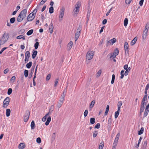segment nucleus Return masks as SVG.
<instances>
[{"instance_id":"obj_1","label":"nucleus","mask_w":149,"mask_h":149,"mask_svg":"<svg viewBox=\"0 0 149 149\" xmlns=\"http://www.w3.org/2000/svg\"><path fill=\"white\" fill-rule=\"evenodd\" d=\"M26 9H24L22 10L18 16L17 21L18 22H21L25 17L26 15Z\"/></svg>"},{"instance_id":"obj_2","label":"nucleus","mask_w":149,"mask_h":149,"mask_svg":"<svg viewBox=\"0 0 149 149\" xmlns=\"http://www.w3.org/2000/svg\"><path fill=\"white\" fill-rule=\"evenodd\" d=\"M9 37V34L8 33H5L3 34L0 40V42L1 43H2V44H4L7 41Z\"/></svg>"},{"instance_id":"obj_3","label":"nucleus","mask_w":149,"mask_h":149,"mask_svg":"<svg viewBox=\"0 0 149 149\" xmlns=\"http://www.w3.org/2000/svg\"><path fill=\"white\" fill-rule=\"evenodd\" d=\"M94 55V52L93 51H89L87 53L86 59L90 60L92 59Z\"/></svg>"},{"instance_id":"obj_4","label":"nucleus","mask_w":149,"mask_h":149,"mask_svg":"<svg viewBox=\"0 0 149 149\" xmlns=\"http://www.w3.org/2000/svg\"><path fill=\"white\" fill-rule=\"evenodd\" d=\"M10 102V98L9 97H6L3 101V107L6 108Z\"/></svg>"},{"instance_id":"obj_5","label":"nucleus","mask_w":149,"mask_h":149,"mask_svg":"<svg viewBox=\"0 0 149 149\" xmlns=\"http://www.w3.org/2000/svg\"><path fill=\"white\" fill-rule=\"evenodd\" d=\"M30 115V112L29 110H26L24 116V122H27L29 118Z\"/></svg>"},{"instance_id":"obj_6","label":"nucleus","mask_w":149,"mask_h":149,"mask_svg":"<svg viewBox=\"0 0 149 149\" xmlns=\"http://www.w3.org/2000/svg\"><path fill=\"white\" fill-rule=\"evenodd\" d=\"M119 50L118 49H116L115 50L113 53H111L110 58H115L119 53Z\"/></svg>"},{"instance_id":"obj_7","label":"nucleus","mask_w":149,"mask_h":149,"mask_svg":"<svg viewBox=\"0 0 149 149\" xmlns=\"http://www.w3.org/2000/svg\"><path fill=\"white\" fill-rule=\"evenodd\" d=\"M124 49L125 51V54L126 55H129V45L127 42H125L124 44Z\"/></svg>"},{"instance_id":"obj_8","label":"nucleus","mask_w":149,"mask_h":149,"mask_svg":"<svg viewBox=\"0 0 149 149\" xmlns=\"http://www.w3.org/2000/svg\"><path fill=\"white\" fill-rule=\"evenodd\" d=\"M30 57V52L29 51H26L25 53V58L24 60L25 63L28 62Z\"/></svg>"},{"instance_id":"obj_9","label":"nucleus","mask_w":149,"mask_h":149,"mask_svg":"<svg viewBox=\"0 0 149 149\" xmlns=\"http://www.w3.org/2000/svg\"><path fill=\"white\" fill-rule=\"evenodd\" d=\"M64 8L63 7H62L61 9L60 13L59 15V20L60 21H61L62 20V18L64 15Z\"/></svg>"},{"instance_id":"obj_10","label":"nucleus","mask_w":149,"mask_h":149,"mask_svg":"<svg viewBox=\"0 0 149 149\" xmlns=\"http://www.w3.org/2000/svg\"><path fill=\"white\" fill-rule=\"evenodd\" d=\"M35 16V14L31 13L27 17V20L28 21H31L34 18Z\"/></svg>"},{"instance_id":"obj_11","label":"nucleus","mask_w":149,"mask_h":149,"mask_svg":"<svg viewBox=\"0 0 149 149\" xmlns=\"http://www.w3.org/2000/svg\"><path fill=\"white\" fill-rule=\"evenodd\" d=\"M149 105H147L146 107V109L143 114V117H146L147 116L149 112Z\"/></svg>"},{"instance_id":"obj_12","label":"nucleus","mask_w":149,"mask_h":149,"mask_svg":"<svg viewBox=\"0 0 149 149\" xmlns=\"http://www.w3.org/2000/svg\"><path fill=\"white\" fill-rule=\"evenodd\" d=\"M73 45V42L70 41L68 44L67 46V49L70 50L72 48Z\"/></svg>"},{"instance_id":"obj_13","label":"nucleus","mask_w":149,"mask_h":149,"mask_svg":"<svg viewBox=\"0 0 149 149\" xmlns=\"http://www.w3.org/2000/svg\"><path fill=\"white\" fill-rule=\"evenodd\" d=\"M148 31L146 29H144L143 34L142 38L144 40L146 39L148 33Z\"/></svg>"},{"instance_id":"obj_14","label":"nucleus","mask_w":149,"mask_h":149,"mask_svg":"<svg viewBox=\"0 0 149 149\" xmlns=\"http://www.w3.org/2000/svg\"><path fill=\"white\" fill-rule=\"evenodd\" d=\"M54 109V107L53 105H52L49 109V111L48 113L47 114V115H50L52 112L53 111Z\"/></svg>"},{"instance_id":"obj_15","label":"nucleus","mask_w":149,"mask_h":149,"mask_svg":"<svg viewBox=\"0 0 149 149\" xmlns=\"http://www.w3.org/2000/svg\"><path fill=\"white\" fill-rule=\"evenodd\" d=\"M54 29V26H53V24L52 22H51L50 24L49 25V33H52L53 31V30Z\"/></svg>"},{"instance_id":"obj_16","label":"nucleus","mask_w":149,"mask_h":149,"mask_svg":"<svg viewBox=\"0 0 149 149\" xmlns=\"http://www.w3.org/2000/svg\"><path fill=\"white\" fill-rule=\"evenodd\" d=\"M80 6V3L78 1L75 5L74 9H77V10H79Z\"/></svg>"},{"instance_id":"obj_17","label":"nucleus","mask_w":149,"mask_h":149,"mask_svg":"<svg viewBox=\"0 0 149 149\" xmlns=\"http://www.w3.org/2000/svg\"><path fill=\"white\" fill-rule=\"evenodd\" d=\"M137 39V37H135L134 39L131 41V45H134L136 42Z\"/></svg>"},{"instance_id":"obj_18","label":"nucleus","mask_w":149,"mask_h":149,"mask_svg":"<svg viewBox=\"0 0 149 149\" xmlns=\"http://www.w3.org/2000/svg\"><path fill=\"white\" fill-rule=\"evenodd\" d=\"M63 102L59 100V101L58 102L57 104V107L58 109L60 108L63 104Z\"/></svg>"},{"instance_id":"obj_19","label":"nucleus","mask_w":149,"mask_h":149,"mask_svg":"<svg viewBox=\"0 0 149 149\" xmlns=\"http://www.w3.org/2000/svg\"><path fill=\"white\" fill-rule=\"evenodd\" d=\"M25 145L23 143H20L19 144L18 148L19 149H22L25 148Z\"/></svg>"},{"instance_id":"obj_20","label":"nucleus","mask_w":149,"mask_h":149,"mask_svg":"<svg viewBox=\"0 0 149 149\" xmlns=\"http://www.w3.org/2000/svg\"><path fill=\"white\" fill-rule=\"evenodd\" d=\"M38 52L37 51H33V54L32 55V58L33 59L37 55Z\"/></svg>"},{"instance_id":"obj_21","label":"nucleus","mask_w":149,"mask_h":149,"mask_svg":"<svg viewBox=\"0 0 149 149\" xmlns=\"http://www.w3.org/2000/svg\"><path fill=\"white\" fill-rule=\"evenodd\" d=\"M31 127L32 130L34 129L35 127V125L34 120H32L31 123Z\"/></svg>"},{"instance_id":"obj_22","label":"nucleus","mask_w":149,"mask_h":149,"mask_svg":"<svg viewBox=\"0 0 149 149\" xmlns=\"http://www.w3.org/2000/svg\"><path fill=\"white\" fill-rule=\"evenodd\" d=\"M51 120V117H49L47 119V121L45 122V124L46 125H48Z\"/></svg>"},{"instance_id":"obj_23","label":"nucleus","mask_w":149,"mask_h":149,"mask_svg":"<svg viewBox=\"0 0 149 149\" xmlns=\"http://www.w3.org/2000/svg\"><path fill=\"white\" fill-rule=\"evenodd\" d=\"M95 103V100H93L91 102L89 108L91 109L93 107Z\"/></svg>"},{"instance_id":"obj_24","label":"nucleus","mask_w":149,"mask_h":149,"mask_svg":"<svg viewBox=\"0 0 149 149\" xmlns=\"http://www.w3.org/2000/svg\"><path fill=\"white\" fill-rule=\"evenodd\" d=\"M10 110L9 109H7L6 110V116L7 117H8L10 116Z\"/></svg>"},{"instance_id":"obj_25","label":"nucleus","mask_w":149,"mask_h":149,"mask_svg":"<svg viewBox=\"0 0 149 149\" xmlns=\"http://www.w3.org/2000/svg\"><path fill=\"white\" fill-rule=\"evenodd\" d=\"M32 62L31 61H30L29 62V63H27L26 65V67L28 68H30L32 65Z\"/></svg>"},{"instance_id":"obj_26","label":"nucleus","mask_w":149,"mask_h":149,"mask_svg":"<svg viewBox=\"0 0 149 149\" xmlns=\"http://www.w3.org/2000/svg\"><path fill=\"white\" fill-rule=\"evenodd\" d=\"M147 145V142L146 141H144L143 144V149H146Z\"/></svg>"},{"instance_id":"obj_27","label":"nucleus","mask_w":149,"mask_h":149,"mask_svg":"<svg viewBox=\"0 0 149 149\" xmlns=\"http://www.w3.org/2000/svg\"><path fill=\"white\" fill-rule=\"evenodd\" d=\"M33 32V29H31L28 31L26 33V34L28 36H30L32 34Z\"/></svg>"},{"instance_id":"obj_28","label":"nucleus","mask_w":149,"mask_h":149,"mask_svg":"<svg viewBox=\"0 0 149 149\" xmlns=\"http://www.w3.org/2000/svg\"><path fill=\"white\" fill-rule=\"evenodd\" d=\"M95 118H91L90 119V122L91 124H93L95 123Z\"/></svg>"},{"instance_id":"obj_29","label":"nucleus","mask_w":149,"mask_h":149,"mask_svg":"<svg viewBox=\"0 0 149 149\" xmlns=\"http://www.w3.org/2000/svg\"><path fill=\"white\" fill-rule=\"evenodd\" d=\"M144 131V128L143 127H142L140 130L139 131H138V134L139 135H141L143 133V132Z\"/></svg>"},{"instance_id":"obj_30","label":"nucleus","mask_w":149,"mask_h":149,"mask_svg":"<svg viewBox=\"0 0 149 149\" xmlns=\"http://www.w3.org/2000/svg\"><path fill=\"white\" fill-rule=\"evenodd\" d=\"M65 95H64L62 94L61 95L60 99L59 100L63 102L64 100V98L65 97Z\"/></svg>"},{"instance_id":"obj_31","label":"nucleus","mask_w":149,"mask_h":149,"mask_svg":"<svg viewBox=\"0 0 149 149\" xmlns=\"http://www.w3.org/2000/svg\"><path fill=\"white\" fill-rule=\"evenodd\" d=\"M65 95H64L62 94L61 95L60 99L59 100L63 102L64 100V98L65 97Z\"/></svg>"},{"instance_id":"obj_32","label":"nucleus","mask_w":149,"mask_h":149,"mask_svg":"<svg viewBox=\"0 0 149 149\" xmlns=\"http://www.w3.org/2000/svg\"><path fill=\"white\" fill-rule=\"evenodd\" d=\"M128 23V19L127 18H125L124 20V25L126 26Z\"/></svg>"},{"instance_id":"obj_33","label":"nucleus","mask_w":149,"mask_h":149,"mask_svg":"<svg viewBox=\"0 0 149 149\" xmlns=\"http://www.w3.org/2000/svg\"><path fill=\"white\" fill-rule=\"evenodd\" d=\"M15 21V17H12L10 19V22L11 24L14 23Z\"/></svg>"},{"instance_id":"obj_34","label":"nucleus","mask_w":149,"mask_h":149,"mask_svg":"<svg viewBox=\"0 0 149 149\" xmlns=\"http://www.w3.org/2000/svg\"><path fill=\"white\" fill-rule=\"evenodd\" d=\"M54 8L52 6L49 8V12L50 13L52 14L54 12Z\"/></svg>"},{"instance_id":"obj_35","label":"nucleus","mask_w":149,"mask_h":149,"mask_svg":"<svg viewBox=\"0 0 149 149\" xmlns=\"http://www.w3.org/2000/svg\"><path fill=\"white\" fill-rule=\"evenodd\" d=\"M115 79V75L114 74H113L112 75V79L111 82V83L112 84H113L114 83V80Z\"/></svg>"},{"instance_id":"obj_36","label":"nucleus","mask_w":149,"mask_h":149,"mask_svg":"<svg viewBox=\"0 0 149 149\" xmlns=\"http://www.w3.org/2000/svg\"><path fill=\"white\" fill-rule=\"evenodd\" d=\"M111 118H109L108 121V126H109V127H110L111 125Z\"/></svg>"},{"instance_id":"obj_37","label":"nucleus","mask_w":149,"mask_h":149,"mask_svg":"<svg viewBox=\"0 0 149 149\" xmlns=\"http://www.w3.org/2000/svg\"><path fill=\"white\" fill-rule=\"evenodd\" d=\"M104 146V143L101 142L100 144V145L99 147V149H102Z\"/></svg>"},{"instance_id":"obj_38","label":"nucleus","mask_w":149,"mask_h":149,"mask_svg":"<svg viewBox=\"0 0 149 149\" xmlns=\"http://www.w3.org/2000/svg\"><path fill=\"white\" fill-rule=\"evenodd\" d=\"M98 134V132L96 131H95L93 133V137L94 138L96 137Z\"/></svg>"},{"instance_id":"obj_39","label":"nucleus","mask_w":149,"mask_h":149,"mask_svg":"<svg viewBox=\"0 0 149 149\" xmlns=\"http://www.w3.org/2000/svg\"><path fill=\"white\" fill-rule=\"evenodd\" d=\"M29 74V71L27 70H25L24 71V75L26 77H28Z\"/></svg>"},{"instance_id":"obj_40","label":"nucleus","mask_w":149,"mask_h":149,"mask_svg":"<svg viewBox=\"0 0 149 149\" xmlns=\"http://www.w3.org/2000/svg\"><path fill=\"white\" fill-rule=\"evenodd\" d=\"M49 115H47V114L42 118V121L43 122H45L47 118V117L49 116Z\"/></svg>"},{"instance_id":"obj_41","label":"nucleus","mask_w":149,"mask_h":149,"mask_svg":"<svg viewBox=\"0 0 149 149\" xmlns=\"http://www.w3.org/2000/svg\"><path fill=\"white\" fill-rule=\"evenodd\" d=\"M12 89L11 88H9L8 89L7 93L8 95H10L12 93Z\"/></svg>"},{"instance_id":"obj_42","label":"nucleus","mask_w":149,"mask_h":149,"mask_svg":"<svg viewBox=\"0 0 149 149\" xmlns=\"http://www.w3.org/2000/svg\"><path fill=\"white\" fill-rule=\"evenodd\" d=\"M39 45V43L38 42H36L34 45V47L36 49H37Z\"/></svg>"},{"instance_id":"obj_43","label":"nucleus","mask_w":149,"mask_h":149,"mask_svg":"<svg viewBox=\"0 0 149 149\" xmlns=\"http://www.w3.org/2000/svg\"><path fill=\"white\" fill-rule=\"evenodd\" d=\"M119 112H120L117 111L115 112V118H116L118 117L119 114Z\"/></svg>"},{"instance_id":"obj_44","label":"nucleus","mask_w":149,"mask_h":149,"mask_svg":"<svg viewBox=\"0 0 149 149\" xmlns=\"http://www.w3.org/2000/svg\"><path fill=\"white\" fill-rule=\"evenodd\" d=\"M113 44H112V42L111 41V40L108 41L106 44V46H109V45H112Z\"/></svg>"},{"instance_id":"obj_45","label":"nucleus","mask_w":149,"mask_h":149,"mask_svg":"<svg viewBox=\"0 0 149 149\" xmlns=\"http://www.w3.org/2000/svg\"><path fill=\"white\" fill-rule=\"evenodd\" d=\"M56 137V136L55 135V133H53V134L52 136V139H51L52 141H53L55 139Z\"/></svg>"},{"instance_id":"obj_46","label":"nucleus","mask_w":149,"mask_h":149,"mask_svg":"<svg viewBox=\"0 0 149 149\" xmlns=\"http://www.w3.org/2000/svg\"><path fill=\"white\" fill-rule=\"evenodd\" d=\"M79 12V10H78L77 9H74L73 11V13H74V15L77 14Z\"/></svg>"},{"instance_id":"obj_47","label":"nucleus","mask_w":149,"mask_h":149,"mask_svg":"<svg viewBox=\"0 0 149 149\" xmlns=\"http://www.w3.org/2000/svg\"><path fill=\"white\" fill-rule=\"evenodd\" d=\"M102 72V70H99L97 73V77H99Z\"/></svg>"},{"instance_id":"obj_48","label":"nucleus","mask_w":149,"mask_h":149,"mask_svg":"<svg viewBox=\"0 0 149 149\" xmlns=\"http://www.w3.org/2000/svg\"><path fill=\"white\" fill-rule=\"evenodd\" d=\"M51 74H49L47 76L46 79V80L47 81L49 80L51 78Z\"/></svg>"},{"instance_id":"obj_49","label":"nucleus","mask_w":149,"mask_h":149,"mask_svg":"<svg viewBox=\"0 0 149 149\" xmlns=\"http://www.w3.org/2000/svg\"><path fill=\"white\" fill-rule=\"evenodd\" d=\"M100 126V124L99 123H97L95 126V128L99 129Z\"/></svg>"},{"instance_id":"obj_50","label":"nucleus","mask_w":149,"mask_h":149,"mask_svg":"<svg viewBox=\"0 0 149 149\" xmlns=\"http://www.w3.org/2000/svg\"><path fill=\"white\" fill-rule=\"evenodd\" d=\"M82 29V26L81 25H79L78 29H77V31L81 32Z\"/></svg>"},{"instance_id":"obj_51","label":"nucleus","mask_w":149,"mask_h":149,"mask_svg":"<svg viewBox=\"0 0 149 149\" xmlns=\"http://www.w3.org/2000/svg\"><path fill=\"white\" fill-rule=\"evenodd\" d=\"M149 28V23H147L146 24V26L145 27V28L144 29H146L147 31H148V29Z\"/></svg>"},{"instance_id":"obj_52","label":"nucleus","mask_w":149,"mask_h":149,"mask_svg":"<svg viewBox=\"0 0 149 149\" xmlns=\"http://www.w3.org/2000/svg\"><path fill=\"white\" fill-rule=\"evenodd\" d=\"M58 81V79L57 78L55 79V83H54V86L56 87V86Z\"/></svg>"},{"instance_id":"obj_53","label":"nucleus","mask_w":149,"mask_h":149,"mask_svg":"<svg viewBox=\"0 0 149 149\" xmlns=\"http://www.w3.org/2000/svg\"><path fill=\"white\" fill-rule=\"evenodd\" d=\"M36 142L38 143H40L41 142V139L40 138L38 137L37 139Z\"/></svg>"},{"instance_id":"obj_54","label":"nucleus","mask_w":149,"mask_h":149,"mask_svg":"<svg viewBox=\"0 0 149 149\" xmlns=\"http://www.w3.org/2000/svg\"><path fill=\"white\" fill-rule=\"evenodd\" d=\"M15 78H16L15 76H13L10 79V81H11L12 82H13L15 81Z\"/></svg>"},{"instance_id":"obj_55","label":"nucleus","mask_w":149,"mask_h":149,"mask_svg":"<svg viewBox=\"0 0 149 149\" xmlns=\"http://www.w3.org/2000/svg\"><path fill=\"white\" fill-rule=\"evenodd\" d=\"M88 113V111L87 110H86L84 112V115L85 117H86Z\"/></svg>"},{"instance_id":"obj_56","label":"nucleus","mask_w":149,"mask_h":149,"mask_svg":"<svg viewBox=\"0 0 149 149\" xmlns=\"http://www.w3.org/2000/svg\"><path fill=\"white\" fill-rule=\"evenodd\" d=\"M145 107H141L140 108V113L141 114L142 112L144 110Z\"/></svg>"},{"instance_id":"obj_57","label":"nucleus","mask_w":149,"mask_h":149,"mask_svg":"<svg viewBox=\"0 0 149 149\" xmlns=\"http://www.w3.org/2000/svg\"><path fill=\"white\" fill-rule=\"evenodd\" d=\"M122 104L123 103L122 101H119L118 103V107H121V106L122 105Z\"/></svg>"},{"instance_id":"obj_58","label":"nucleus","mask_w":149,"mask_h":149,"mask_svg":"<svg viewBox=\"0 0 149 149\" xmlns=\"http://www.w3.org/2000/svg\"><path fill=\"white\" fill-rule=\"evenodd\" d=\"M47 0H42L40 3V5H43L46 1Z\"/></svg>"},{"instance_id":"obj_59","label":"nucleus","mask_w":149,"mask_h":149,"mask_svg":"<svg viewBox=\"0 0 149 149\" xmlns=\"http://www.w3.org/2000/svg\"><path fill=\"white\" fill-rule=\"evenodd\" d=\"M111 41L112 44H113L116 41V39L115 38H113L111 39Z\"/></svg>"},{"instance_id":"obj_60","label":"nucleus","mask_w":149,"mask_h":149,"mask_svg":"<svg viewBox=\"0 0 149 149\" xmlns=\"http://www.w3.org/2000/svg\"><path fill=\"white\" fill-rule=\"evenodd\" d=\"M117 143L114 142L113 144V148H115L117 146Z\"/></svg>"},{"instance_id":"obj_61","label":"nucleus","mask_w":149,"mask_h":149,"mask_svg":"<svg viewBox=\"0 0 149 149\" xmlns=\"http://www.w3.org/2000/svg\"><path fill=\"white\" fill-rule=\"evenodd\" d=\"M132 0H125V3L126 4H129L131 2Z\"/></svg>"},{"instance_id":"obj_62","label":"nucleus","mask_w":149,"mask_h":149,"mask_svg":"<svg viewBox=\"0 0 149 149\" xmlns=\"http://www.w3.org/2000/svg\"><path fill=\"white\" fill-rule=\"evenodd\" d=\"M34 67H33H33H32V68H31V73H30V74L31 75V76H32V74H33V72H34Z\"/></svg>"},{"instance_id":"obj_63","label":"nucleus","mask_w":149,"mask_h":149,"mask_svg":"<svg viewBox=\"0 0 149 149\" xmlns=\"http://www.w3.org/2000/svg\"><path fill=\"white\" fill-rule=\"evenodd\" d=\"M7 47H4L3 48L0 52V54H1L4 50L6 49Z\"/></svg>"},{"instance_id":"obj_64","label":"nucleus","mask_w":149,"mask_h":149,"mask_svg":"<svg viewBox=\"0 0 149 149\" xmlns=\"http://www.w3.org/2000/svg\"><path fill=\"white\" fill-rule=\"evenodd\" d=\"M79 35H76L75 34V41H76L77 39H78L79 37Z\"/></svg>"}]
</instances>
